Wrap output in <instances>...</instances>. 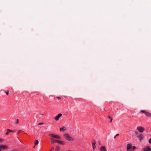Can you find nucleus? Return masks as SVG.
Instances as JSON below:
<instances>
[{"label": "nucleus", "instance_id": "bb28decb", "mask_svg": "<svg viewBox=\"0 0 151 151\" xmlns=\"http://www.w3.org/2000/svg\"><path fill=\"white\" fill-rule=\"evenodd\" d=\"M135 133L136 134H138V132H137V131H135Z\"/></svg>", "mask_w": 151, "mask_h": 151}, {"label": "nucleus", "instance_id": "4468645a", "mask_svg": "<svg viewBox=\"0 0 151 151\" xmlns=\"http://www.w3.org/2000/svg\"><path fill=\"white\" fill-rule=\"evenodd\" d=\"M38 141L37 140H36L35 143V145H37L38 143Z\"/></svg>", "mask_w": 151, "mask_h": 151}, {"label": "nucleus", "instance_id": "6ab92c4d", "mask_svg": "<svg viewBox=\"0 0 151 151\" xmlns=\"http://www.w3.org/2000/svg\"><path fill=\"white\" fill-rule=\"evenodd\" d=\"M3 142V139H0V143H2Z\"/></svg>", "mask_w": 151, "mask_h": 151}, {"label": "nucleus", "instance_id": "c85d7f7f", "mask_svg": "<svg viewBox=\"0 0 151 151\" xmlns=\"http://www.w3.org/2000/svg\"><path fill=\"white\" fill-rule=\"evenodd\" d=\"M119 134H116V136L117 137V136H119Z\"/></svg>", "mask_w": 151, "mask_h": 151}, {"label": "nucleus", "instance_id": "f03ea898", "mask_svg": "<svg viewBox=\"0 0 151 151\" xmlns=\"http://www.w3.org/2000/svg\"><path fill=\"white\" fill-rule=\"evenodd\" d=\"M140 112L142 113L145 114V115L147 116H151V114L150 113H149L145 110H141L140 111Z\"/></svg>", "mask_w": 151, "mask_h": 151}, {"label": "nucleus", "instance_id": "aec40b11", "mask_svg": "<svg viewBox=\"0 0 151 151\" xmlns=\"http://www.w3.org/2000/svg\"><path fill=\"white\" fill-rule=\"evenodd\" d=\"M7 131L8 132H9V133L11 132H12L13 131L12 130H11L9 129H7Z\"/></svg>", "mask_w": 151, "mask_h": 151}, {"label": "nucleus", "instance_id": "c756f323", "mask_svg": "<svg viewBox=\"0 0 151 151\" xmlns=\"http://www.w3.org/2000/svg\"><path fill=\"white\" fill-rule=\"evenodd\" d=\"M116 135H115V136L114 137V139H116Z\"/></svg>", "mask_w": 151, "mask_h": 151}, {"label": "nucleus", "instance_id": "f257e3e1", "mask_svg": "<svg viewBox=\"0 0 151 151\" xmlns=\"http://www.w3.org/2000/svg\"><path fill=\"white\" fill-rule=\"evenodd\" d=\"M64 136L65 138L67 140L69 141H72L73 140V139L70 136V135L67 133L64 134Z\"/></svg>", "mask_w": 151, "mask_h": 151}, {"label": "nucleus", "instance_id": "2eb2a0df", "mask_svg": "<svg viewBox=\"0 0 151 151\" xmlns=\"http://www.w3.org/2000/svg\"><path fill=\"white\" fill-rule=\"evenodd\" d=\"M59 143L61 145H64V142L62 141H60V142H59Z\"/></svg>", "mask_w": 151, "mask_h": 151}, {"label": "nucleus", "instance_id": "473e14b6", "mask_svg": "<svg viewBox=\"0 0 151 151\" xmlns=\"http://www.w3.org/2000/svg\"><path fill=\"white\" fill-rule=\"evenodd\" d=\"M41 115L42 116H43V114H41Z\"/></svg>", "mask_w": 151, "mask_h": 151}, {"label": "nucleus", "instance_id": "9d476101", "mask_svg": "<svg viewBox=\"0 0 151 151\" xmlns=\"http://www.w3.org/2000/svg\"><path fill=\"white\" fill-rule=\"evenodd\" d=\"M101 151H106V148L104 146H102L100 147Z\"/></svg>", "mask_w": 151, "mask_h": 151}, {"label": "nucleus", "instance_id": "f704fd0d", "mask_svg": "<svg viewBox=\"0 0 151 151\" xmlns=\"http://www.w3.org/2000/svg\"><path fill=\"white\" fill-rule=\"evenodd\" d=\"M122 151V150H121V151Z\"/></svg>", "mask_w": 151, "mask_h": 151}, {"label": "nucleus", "instance_id": "412c9836", "mask_svg": "<svg viewBox=\"0 0 151 151\" xmlns=\"http://www.w3.org/2000/svg\"><path fill=\"white\" fill-rule=\"evenodd\" d=\"M148 142L150 143L151 144V138L149 139Z\"/></svg>", "mask_w": 151, "mask_h": 151}, {"label": "nucleus", "instance_id": "a211bd4d", "mask_svg": "<svg viewBox=\"0 0 151 151\" xmlns=\"http://www.w3.org/2000/svg\"><path fill=\"white\" fill-rule=\"evenodd\" d=\"M19 123V119H16V120L15 122V123L16 124H17Z\"/></svg>", "mask_w": 151, "mask_h": 151}, {"label": "nucleus", "instance_id": "a878e982", "mask_svg": "<svg viewBox=\"0 0 151 151\" xmlns=\"http://www.w3.org/2000/svg\"><path fill=\"white\" fill-rule=\"evenodd\" d=\"M54 149V147H52L51 148V150L50 151H52V150H53Z\"/></svg>", "mask_w": 151, "mask_h": 151}, {"label": "nucleus", "instance_id": "1a4fd4ad", "mask_svg": "<svg viewBox=\"0 0 151 151\" xmlns=\"http://www.w3.org/2000/svg\"><path fill=\"white\" fill-rule=\"evenodd\" d=\"M62 114H58V116L55 117V119L56 121L59 120V118L62 116Z\"/></svg>", "mask_w": 151, "mask_h": 151}, {"label": "nucleus", "instance_id": "cd10ccee", "mask_svg": "<svg viewBox=\"0 0 151 151\" xmlns=\"http://www.w3.org/2000/svg\"><path fill=\"white\" fill-rule=\"evenodd\" d=\"M57 99H61V98H60V97H57Z\"/></svg>", "mask_w": 151, "mask_h": 151}, {"label": "nucleus", "instance_id": "5701e85b", "mask_svg": "<svg viewBox=\"0 0 151 151\" xmlns=\"http://www.w3.org/2000/svg\"><path fill=\"white\" fill-rule=\"evenodd\" d=\"M6 93L7 95H8L9 94V92L8 91L6 92Z\"/></svg>", "mask_w": 151, "mask_h": 151}, {"label": "nucleus", "instance_id": "423d86ee", "mask_svg": "<svg viewBox=\"0 0 151 151\" xmlns=\"http://www.w3.org/2000/svg\"><path fill=\"white\" fill-rule=\"evenodd\" d=\"M143 150L144 151H151V148H150L148 146H146L143 148Z\"/></svg>", "mask_w": 151, "mask_h": 151}, {"label": "nucleus", "instance_id": "b1692460", "mask_svg": "<svg viewBox=\"0 0 151 151\" xmlns=\"http://www.w3.org/2000/svg\"><path fill=\"white\" fill-rule=\"evenodd\" d=\"M9 132H8V131L6 132V135H8L9 134Z\"/></svg>", "mask_w": 151, "mask_h": 151}, {"label": "nucleus", "instance_id": "2f4dec72", "mask_svg": "<svg viewBox=\"0 0 151 151\" xmlns=\"http://www.w3.org/2000/svg\"><path fill=\"white\" fill-rule=\"evenodd\" d=\"M108 118L111 119V118L110 116H109Z\"/></svg>", "mask_w": 151, "mask_h": 151}, {"label": "nucleus", "instance_id": "20e7f679", "mask_svg": "<svg viewBox=\"0 0 151 151\" xmlns=\"http://www.w3.org/2000/svg\"><path fill=\"white\" fill-rule=\"evenodd\" d=\"M137 129L140 132H143L145 130L144 127L141 126H138L137 128Z\"/></svg>", "mask_w": 151, "mask_h": 151}, {"label": "nucleus", "instance_id": "7ed1b4c3", "mask_svg": "<svg viewBox=\"0 0 151 151\" xmlns=\"http://www.w3.org/2000/svg\"><path fill=\"white\" fill-rule=\"evenodd\" d=\"M49 135L53 138L56 139H61V137L57 135H55L53 134H49Z\"/></svg>", "mask_w": 151, "mask_h": 151}, {"label": "nucleus", "instance_id": "39448f33", "mask_svg": "<svg viewBox=\"0 0 151 151\" xmlns=\"http://www.w3.org/2000/svg\"><path fill=\"white\" fill-rule=\"evenodd\" d=\"M132 145L131 144H128L127 145V150L128 151H132Z\"/></svg>", "mask_w": 151, "mask_h": 151}, {"label": "nucleus", "instance_id": "7c9ffc66", "mask_svg": "<svg viewBox=\"0 0 151 151\" xmlns=\"http://www.w3.org/2000/svg\"><path fill=\"white\" fill-rule=\"evenodd\" d=\"M20 131H20V130L18 132H17V134H19V133L20 132Z\"/></svg>", "mask_w": 151, "mask_h": 151}, {"label": "nucleus", "instance_id": "9b49d317", "mask_svg": "<svg viewBox=\"0 0 151 151\" xmlns=\"http://www.w3.org/2000/svg\"><path fill=\"white\" fill-rule=\"evenodd\" d=\"M0 147H1V149H7V147L6 145H0Z\"/></svg>", "mask_w": 151, "mask_h": 151}, {"label": "nucleus", "instance_id": "ddd939ff", "mask_svg": "<svg viewBox=\"0 0 151 151\" xmlns=\"http://www.w3.org/2000/svg\"><path fill=\"white\" fill-rule=\"evenodd\" d=\"M95 144H96V143H95V141H94V142H92V147H93V149H95V147H96V146H95Z\"/></svg>", "mask_w": 151, "mask_h": 151}, {"label": "nucleus", "instance_id": "f3484780", "mask_svg": "<svg viewBox=\"0 0 151 151\" xmlns=\"http://www.w3.org/2000/svg\"><path fill=\"white\" fill-rule=\"evenodd\" d=\"M59 147L58 146L57 147L55 148V150H56V151H59Z\"/></svg>", "mask_w": 151, "mask_h": 151}, {"label": "nucleus", "instance_id": "393cba45", "mask_svg": "<svg viewBox=\"0 0 151 151\" xmlns=\"http://www.w3.org/2000/svg\"><path fill=\"white\" fill-rule=\"evenodd\" d=\"M112 119H113L112 118H111V120H110L111 122H112Z\"/></svg>", "mask_w": 151, "mask_h": 151}, {"label": "nucleus", "instance_id": "6e6552de", "mask_svg": "<svg viewBox=\"0 0 151 151\" xmlns=\"http://www.w3.org/2000/svg\"><path fill=\"white\" fill-rule=\"evenodd\" d=\"M51 143L52 144L54 143V141H55L56 142L59 143L60 142V140H55L53 138H51Z\"/></svg>", "mask_w": 151, "mask_h": 151}, {"label": "nucleus", "instance_id": "f8f14e48", "mask_svg": "<svg viewBox=\"0 0 151 151\" xmlns=\"http://www.w3.org/2000/svg\"><path fill=\"white\" fill-rule=\"evenodd\" d=\"M60 130L61 131H65L66 130V127H63L61 128H60Z\"/></svg>", "mask_w": 151, "mask_h": 151}, {"label": "nucleus", "instance_id": "4be33fe9", "mask_svg": "<svg viewBox=\"0 0 151 151\" xmlns=\"http://www.w3.org/2000/svg\"><path fill=\"white\" fill-rule=\"evenodd\" d=\"M44 124V123H39L38 124V125H42V124Z\"/></svg>", "mask_w": 151, "mask_h": 151}, {"label": "nucleus", "instance_id": "0eeeda50", "mask_svg": "<svg viewBox=\"0 0 151 151\" xmlns=\"http://www.w3.org/2000/svg\"><path fill=\"white\" fill-rule=\"evenodd\" d=\"M137 137L139 139L140 141H141L143 139L144 136L142 134H140L137 136Z\"/></svg>", "mask_w": 151, "mask_h": 151}, {"label": "nucleus", "instance_id": "dca6fc26", "mask_svg": "<svg viewBox=\"0 0 151 151\" xmlns=\"http://www.w3.org/2000/svg\"><path fill=\"white\" fill-rule=\"evenodd\" d=\"M136 148V147L135 146H134L132 147V149L131 150H133L134 149H135Z\"/></svg>", "mask_w": 151, "mask_h": 151}, {"label": "nucleus", "instance_id": "72a5a7b5", "mask_svg": "<svg viewBox=\"0 0 151 151\" xmlns=\"http://www.w3.org/2000/svg\"><path fill=\"white\" fill-rule=\"evenodd\" d=\"M35 146H33V148H35Z\"/></svg>", "mask_w": 151, "mask_h": 151}]
</instances>
